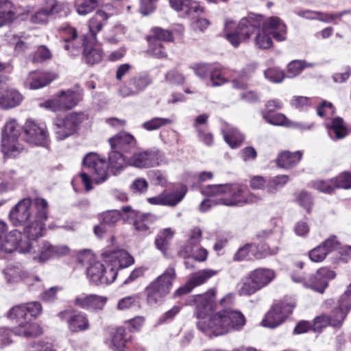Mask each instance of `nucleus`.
<instances>
[{
	"label": "nucleus",
	"instance_id": "nucleus-6",
	"mask_svg": "<svg viewBox=\"0 0 351 351\" xmlns=\"http://www.w3.org/2000/svg\"><path fill=\"white\" fill-rule=\"evenodd\" d=\"M15 251L21 254L30 252L35 261H42L43 260V244L38 245L36 240L29 239V242L23 240L22 233L17 230H12L5 234L0 241V258L4 254H10Z\"/></svg>",
	"mask_w": 351,
	"mask_h": 351
},
{
	"label": "nucleus",
	"instance_id": "nucleus-38",
	"mask_svg": "<svg viewBox=\"0 0 351 351\" xmlns=\"http://www.w3.org/2000/svg\"><path fill=\"white\" fill-rule=\"evenodd\" d=\"M343 313H340L339 317L337 319L330 318L329 316L325 315L318 316L314 319L313 330L320 332L323 328L328 325L333 327H339L343 322Z\"/></svg>",
	"mask_w": 351,
	"mask_h": 351
},
{
	"label": "nucleus",
	"instance_id": "nucleus-28",
	"mask_svg": "<svg viewBox=\"0 0 351 351\" xmlns=\"http://www.w3.org/2000/svg\"><path fill=\"white\" fill-rule=\"evenodd\" d=\"M111 150L126 153L135 146L134 137L126 132H120L109 139Z\"/></svg>",
	"mask_w": 351,
	"mask_h": 351
},
{
	"label": "nucleus",
	"instance_id": "nucleus-33",
	"mask_svg": "<svg viewBox=\"0 0 351 351\" xmlns=\"http://www.w3.org/2000/svg\"><path fill=\"white\" fill-rule=\"evenodd\" d=\"M23 101L22 95L16 90L10 88L5 90L0 96V108L10 109L19 106Z\"/></svg>",
	"mask_w": 351,
	"mask_h": 351
},
{
	"label": "nucleus",
	"instance_id": "nucleus-32",
	"mask_svg": "<svg viewBox=\"0 0 351 351\" xmlns=\"http://www.w3.org/2000/svg\"><path fill=\"white\" fill-rule=\"evenodd\" d=\"M202 239V232L200 228L195 227L191 229L189 232V239L179 250L178 255L183 258H186L192 252L193 248H195L199 245Z\"/></svg>",
	"mask_w": 351,
	"mask_h": 351
},
{
	"label": "nucleus",
	"instance_id": "nucleus-8",
	"mask_svg": "<svg viewBox=\"0 0 351 351\" xmlns=\"http://www.w3.org/2000/svg\"><path fill=\"white\" fill-rule=\"evenodd\" d=\"M256 33L255 44L260 49H268L272 45L270 35L278 41L286 39V25L276 16H272L264 21L262 16V23L252 34Z\"/></svg>",
	"mask_w": 351,
	"mask_h": 351
},
{
	"label": "nucleus",
	"instance_id": "nucleus-3",
	"mask_svg": "<svg viewBox=\"0 0 351 351\" xmlns=\"http://www.w3.org/2000/svg\"><path fill=\"white\" fill-rule=\"evenodd\" d=\"M202 193L210 198L215 197L217 204L228 206L243 207L257 204L263 199L258 193L250 191L239 183L208 185Z\"/></svg>",
	"mask_w": 351,
	"mask_h": 351
},
{
	"label": "nucleus",
	"instance_id": "nucleus-62",
	"mask_svg": "<svg viewBox=\"0 0 351 351\" xmlns=\"http://www.w3.org/2000/svg\"><path fill=\"white\" fill-rule=\"evenodd\" d=\"M104 224L113 225L121 219V213L118 210H108L101 215Z\"/></svg>",
	"mask_w": 351,
	"mask_h": 351
},
{
	"label": "nucleus",
	"instance_id": "nucleus-44",
	"mask_svg": "<svg viewBox=\"0 0 351 351\" xmlns=\"http://www.w3.org/2000/svg\"><path fill=\"white\" fill-rule=\"evenodd\" d=\"M313 63H308L304 60H293L287 65V76L289 78L295 77L300 75L305 68L313 67Z\"/></svg>",
	"mask_w": 351,
	"mask_h": 351
},
{
	"label": "nucleus",
	"instance_id": "nucleus-63",
	"mask_svg": "<svg viewBox=\"0 0 351 351\" xmlns=\"http://www.w3.org/2000/svg\"><path fill=\"white\" fill-rule=\"evenodd\" d=\"M149 53L158 58H162L166 56V51L164 49L160 41L158 40H153L151 43L149 49Z\"/></svg>",
	"mask_w": 351,
	"mask_h": 351
},
{
	"label": "nucleus",
	"instance_id": "nucleus-56",
	"mask_svg": "<svg viewBox=\"0 0 351 351\" xmlns=\"http://www.w3.org/2000/svg\"><path fill=\"white\" fill-rule=\"evenodd\" d=\"M152 217L149 215H141L137 219L134 221V226L138 232L144 233L149 232V219Z\"/></svg>",
	"mask_w": 351,
	"mask_h": 351
},
{
	"label": "nucleus",
	"instance_id": "nucleus-58",
	"mask_svg": "<svg viewBox=\"0 0 351 351\" xmlns=\"http://www.w3.org/2000/svg\"><path fill=\"white\" fill-rule=\"evenodd\" d=\"M147 302L150 306L160 304L164 300L165 295L151 289L149 287L146 288Z\"/></svg>",
	"mask_w": 351,
	"mask_h": 351
},
{
	"label": "nucleus",
	"instance_id": "nucleus-48",
	"mask_svg": "<svg viewBox=\"0 0 351 351\" xmlns=\"http://www.w3.org/2000/svg\"><path fill=\"white\" fill-rule=\"evenodd\" d=\"M172 121L170 119L154 117L143 123V128L147 131L158 130L160 128L171 124Z\"/></svg>",
	"mask_w": 351,
	"mask_h": 351
},
{
	"label": "nucleus",
	"instance_id": "nucleus-24",
	"mask_svg": "<svg viewBox=\"0 0 351 351\" xmlns=\"http://www.w3.org/2000/svg\"><path fill=\"white\" fill-rule=\"evenodd\" d=\"M339 242L335 237H331L319 246L309 252V258L313 262L319 263L325 259L327 254L339 247Z\"/></svg>",
	"mask_w": 351,
	"mask_h": 351
},
{
	"label": "nucleus",
	"instance_id": "nucleus-19",
	"mask_svg": "<svg viewBox=\"0 0 351 351\" xmlns=\"http://www.w3.org/2000/svg\"><path fill=\"white\" fill-rule=\"evenodd\" d=\"M217 274L218 271L217 270L211 269H202L193 273L186 283L176 291L175 296H181L191 292L195 287L204 284L208 279Z\"/></svg>",
	"mask_w": 351,
	"mask_h": 351
},
{
	"label": "nucleus",
	"instance_id": "nucleus-27",
	"mask_svg": "<svg viewBox=\"0 0 351 351\" xmlns=\"http://www.w3.org/2000/svg\"><path fill=\"white\" fill-rule=\"evenodd\" d=\"M171 7L177 12H182L186 16L195 18L204 12L199 2L194 0H169Z\"/></svg>",
	"mask_w": 351,
	"mask_h": 351
},
{
	"label": "nucleus",
	"instance_id": "nucleus-2",
	"mask_svg": "<svg viewBox=\"0 0 351 351\" xmlns=\"http://www.w3.org/2000/svg\"><path fill=\"white\" fill-rule=\"evenodd\" d=\"M9 219L14 226H21L28 220L29 223L24 229L29 239L37 240L43 236L44 228V199L30 198L21 199L9 213Z\"/></svg>",
	"mask_w": 351,
	"mask_h": 351
},
{
	"label": "nucleus",
	"instance_id": "nucleus-31",
	"mask_svg": "<svg viewBox=\"0 0 351 351\" xmlns=\"http://www.w3.org/2000/svg\"><path fill=\"white\" fill-rule=\"evenodd\" d=\"M24 149L23 143L19 137H3L1 139V150L5 157H15L19 155Z\"/></svg>",
	"mask_w": 351,
	"mask_h": 351
},
{
	"label": "nucleus",
	"instance_id": "nucleus-13",
	"mask_svg": "<svg viewBox=\"0 0 351 351\" xmlns=\"http://www.w3.org/2000/svg\"><path fill=\"white\" fill-rule=\"evenodd\" d=\"M129 166L146 169L167 163L164 154L159 149L153 148L134 154L128 159Z\"/></svg>",
	"mask_w": 351,
	"mask_h": 351
},
{
	"label": "nucleus",
	"instance_id": "nucleus-16",
	"mask_svg": "<svg viewBox=\"0 0 351 351\" xmlns=\"http://www.w3.org/2000/svg\"><path fill=\"white\" fill-rule=\"evenodd\" d=\"M216 293V289H211L204 294L193 296L189 304L195 306L194 314L199 321H206V316L214 310Z\"/></svg>",
	"mask_w": 351,
	"mask_h": 351
},
{
	"label": "nucleus",
	"instance_id": "nucleus-4",
	"mask_svg": "<svg viewBox=\"0 0 351 351\" xmlns=\"http://www.w3.org/2000/svg\"><path fill=\"white\" fill-rule=\"evenodd\" d=\"M245 322V317L241 312L226 309L213 314L208 322L198 321L197 326L208 336H219L232 330H240Z\"/></svg>",
	"mask_w": 351,
	"mask_h": 351
},
{
	"label": "nucleus",
	"instance_id": "nucleus-40",
	"mask_svg": "<svg viewBox=\"0 0 351 351\" xmlns=\"http://www.w3.org/2000/svg\"><path fill=\"white\" fill-rule=\"evenodd\" d=\"M14 332L18 336L36 337L42 333V328L36 323L22 322L15 328Z\"/></svg>",
	"mask_w": 351,
	"mask_h": 351
},
{
	"label": "nucleus",
	"instance_id": "nucleus-21",
	"mask_svg": "<svg viewBox=\"0 0 351 351\" xmlns=\"http://www.w3.org/2000/svg\"><path fill=\"white\" fill-rule=\"evenodd\" d=\"M263 118L269 124L287 128H294L300 130H309L311 125L298 122H293L282 113H274L269 111H261Z\"/></svg>",
	"mask_w": 351,
	"mask_h": 351
},
{
	"label": "nucleus",
	"instance_id": "nucleus-25",
	"mask_svg": "<svg viewBox=\"0 0 351 351\" xmlns=\"http://www.w3.org/2000/svg\"><path fill=\"white\" fill-rule=\"evenodd\" d=\"M186 193V186H181L179 191L171 193H161L158 196L149 197L147 202L153 205H167L174 206L184 198Z\"/></svg>",
	"mask_w": 351,
	"mask_h": 351
},
{
	"label": "nucleus",
	"instance_id": "nucleus-35",
	"mask_svg": "<svg viewBox=\"0 0 351 351\" xmlns=\"http://www.w3.org/2000/svg\"><path fill=\"white\" fill-rule=\"evenodd\" d=\"M350 13L351 10H345L336 14H322L311 10H304L298 12V15L307 19H318L326 23H330L336 19L341 18L344 14Z\"/></svg>",
	"mask_w": 351,
	"mask_h": 351
},
{
	"label": "nucleus",
	"instance_id": "nucleus-12",
	"mask_svg": "<svg viewBox=\"0 0 351 351\" xmlns=\"http://www.w3.org/2000/svg\"><path fill=\"white\" fill-rule=\"evenodd\" d=\"M295 306L294 300L290 298L282 300L268 311L262 321V325L271 328L279 326L292 313Z\"/></svg>",
	"mask_w": 351,
	"mask_h": 351
},
{
	"label": "nucleus",
	"instance_id": "nucleus-39",
	"mask_svg": "<svg viewBox=\"0 0 351 351\" xmlns=\"http://www.w3.org/2000/svg\"><path fill=\"white\" fill-rule=\"evenodd\" d=\"M289 181L287 175H278L267 179L265 191L269 195H275Z\"/></svg>",
	"mask_w": 351,
	"mask_h": 351
},
{
	"label": "nucleus",
	"instance_id": "nucleus-64",
	"mask_svg": "<svg viewBox=\"0 0 351 351\" xmlns=\"http://www.w3.org/2000/svg\"><path fill=\"white\" fill-rule=\"evenodd\" d=\"M267 180L261 176H254L249 180L250 187L253 190H265Z\"/></svg>",
	"mask_w": 351,
	"mask_h": 351
},
{
	"label": "nucleus",
	"instance_id": "nucleus-54",
	"mask_svg": "<svg viewBox=\"0 0 351 351\" xmlns=\"http://www.w3.org/2000/svg\"><path fill=\"white\" fill-rule=\"evenodd\" d=\"M7 317L11 320L20 321L27 319L24 304L16 305L12 307L7 313Z\"/></svg>",
	"mask_w": 351,
	"mask_h": 351
},
{
	"label": "nucleus",
	"instance_id": "nucleus-59",
	"mask_svg": "<svg viewBox=\"0 0 351 351\" xmlns=\"http://www.w3.org/2000/svg\"><path fill=\"white\" fill-rule=\"evenodd\" d=\"M27 319L36 318L42 313V304L38 302H32L24 304Z\"/></svg>",
	"mask_w": 351,
	"mask_h": 351
},
{
	"label": "nucleus",
	"instance_id": "nucleus-51",
	"mask_svg": "<svg viewBox=\"0 0 351 351\" xmlns=\"http://www.w3.org/2000/svg\"><path fill=\"white\" fill-rule=\"evenodd\" d=\"M257 246L254 244H246L240 247L234 254L233 260L235 261H242L249 256L250 254L254 256Z\"/></svg>",
	"mask_w": 351,
	"mask_h": 351
},
{
	"label": "nucleus",
	"instance_id": "nucleus-37",
	"mask_svg": "<svg viewBox=\"0 0 351 351\" xmlns=\"http://www.w3.org/2000/svg\"><path fill=\"white\" fill-rule=\"evenodd\" d=\"M104 5L102 0H76L74 7L79 15L86 16Z\"/></svg>",
	"mask_w": 351,
	"mask_h": 351
},
{
	"label": "nucleus",
	"instance_id": "nucleus-36",
	"mask_svg": "<svg viewBox=\"0 0 351 351\" xmlns=\"http://www.w3.org/2000/svg\"><path fill=\"white\" fill-rule=\"evenodd\" d=\"M15 15L16 8L11 1H0V27L11 23Z\"/></svg>",
	"mask_w": 351,
	"mask_h": 351
},
{
	"label": "nucleus",
	"instance_id": "nucleus-29",
	"mask_svg": "<svg viewBox=\"0 0 351 351\" xmlns=\"http://www.w3.org/2000/svg\"><path fill=\"white\" fill-rule=\"evenodd\" d=\"M3 274L6 282L9 284H14L23 280L29 286L34 285V282H32L27 272L18 265H8L3 269Z\"/></svg>",
	"mask_w": 351,
	"mask_h": 351
},
{
	"label": "nucleus",
	"instance_id": "nucleus-14",
	"mask_svg": "<svg viewBox=\"0 0 351 351\" xmlns=\"http://www.w3.org/2000/svg\"><path fill=\"white\" fill-rule=\"evenodd\" d=\"M152 82V78L148 74L137 73L120 86L119 93L123 97H136L145 91Z\"/></svg>",
	"mask_w": 351,
	"mask_h": 351
},
{
	"label": "nucleus",
	"instance_id": "nucleus-1",
	"mask_svg": "<svg viewBox=\"0 0 351 351\" xmlns=\"http://www.w3.org/2000/svg\"><path fill=\"white\" fill-rule=\"evenodd\" d=\"M101 256L105 265L99 262H95L90 263L86 269L90 281L97 285L113 282L119 269L128 267L134 262L132 256L121 250H106ZM93 258V254L89 250H84L77 254L78 261L83 264L90 263Z\"/></svg>",
	"mask_w": 351,
	"mask_h": 351
},
{
	"label": "nucleus",
	"instance_id": "nucleus-10",
	"mask_svg": "<svg viewBox=\"0 0 351 351\" xmlns=\"http://www.w3.org/2000/svg\"><path fill=\"white\" fill-rule=\"evenodd\" d=\"M276 278L274 270L258 268L248 274L249 282H243L238 290L240 295H250L269 285Z\"/></svg>",
	"mask_w": 351,
	"mask_h": 351
},
{
	"label": "nucleus",
	"instance_id": "nucleus-18",
	"mask_svg": "<svg viewBox=\"0 0 351 351\" xmlns=\"http://www.w3.org/2000/svg\"><path fill=\"white\" fill-rule=\"evenodd\" d=\"M82 99L81 91H62L59 98L45 101V108H49L53 112L66 110L74 108Z\"/></svg>",
	"mask_w": 351,
	"mask_h": 351
},
{
	"label": "nucleus",
	"instance_id": "nucleus-20",
	"mask_svg": "<svg viewBox=\"0 0 351 351\" xmlns=\"http://www.w3.org/2000/svg\"><path fill=\"white\" fill-rule=\"evenodd\" d=\"M23 130L25 141L33 145L43 146L44 142V129L42 123L32 119H27Z\"/></svg>",
	"mask_w": 351,
	"mask_h": 351
},
{
	"label": "nucleus",
	"instance_id": "nucleus-46",
	"mask_svg": "<svg viewBox=\"0 0 351 351\" xmlns=\"http://www.w3.org/2000/svg\"><path fill=\"white\" fill-rule=\"evenodd\" d=\"M25 86L29 89L36 90L44 86V74L42 71H35L29 73Z\"/></svg>",
	"mask_w": 351,
	"mask_h": 351
},
{
	"label": "nucleus",
	"instance_id": "nucleus-52",
	"mask_svg": "<svg viewBox=\"0 0 351 351\" xmlns=\"http://www.w3.org/2000/svg\"><path fill=\"white\" fill-rule=\"evenodd\" d=\"M264 75L266 79L273 83H280L285 77L283 71L278 68H269L265 71Z\"/></svg>",
	"mask_w": 351,
	"mask_h": 351
},
{
	"label": "nucleus",
	"instance_id": "nucleus-55",
	"mask_svg": "<svg viewBox=\"0 0 351 351\" xmlns=\"http://www.w3.org/2000/svg\"><path fill=\"white\" fill-rule=\"evenodd\" d=\"M69 252L67 246H53L45 243V260L47 258L55 256H63Z\"/></svg>",
	"mask_w": 351,
	"mask_h": 351
},
{
	"label": "nucleus",
	"instance_id": "nucleus-42",
	"mask_svg": "<svg viewBox=\"0 0 351 351\" xmlns=\"http://www.w3.org/2000/svg\"><path fill=\"white\" fill-rule=\"evenodd\" d=\"M125 330L122 328L116 329L111 334V338L108 341V347L113 351H124L125 340L124 339Z\"/></svg>",
	"mask_w": 351,
	"mask_h": 351
},
{
	"label": "nucleus",
	"instance_id": "nucleus-60",
	"mask_svg": "<svg viewBox=\"0 0 351 351\" xmlns=\"http://www.w3.org/2000/svg\"><path fill=\"white\" fill-rule=\"evenodd\" d=\"M138 296L136 295L124 297L120 299L117 304L119 311H126L132 307L137 302Z\"/></svg>",
	"mask_w": 351,
	"mask_h": 351
},
{
	"label": "nucleus",
	"instance_id": "nucleus-50",
	"mask_svg": "<svg viewBox=\"0 0 351 351\" xmlns=\"http://www.w3.org/2000/svg\"><path fill=\"white\" fill-rule=\"evenodd\" d=\"M298 204L304 208L307 213H310L313 204L311 195L306 191H300L295 195Z\"/></svg>",
	"mask_w": 351,
	"mask_h": 351
},
{
	"label": "nucleus",
	"instance_id": "nucleus-22",
	"mask_svg": "<svg viewBox=\"0 0 351 351\" xmlns=\"http://www.w3.org/2000/svg\"><path fill=\"white\" fill-rule=\"evenodd\" d=\"M175 278L176 271L174 268L168 267L163 274L150 282L147 287L167 296L172 288Z\"/></svg>",
	"mask_w": 351,
	"mask_h": 351
},
{
	"label": "nucleus",
	"instance_id": "nucleus-49",
	"mask_svg": "<svg viewBox=\"0 0 351 351\" xmlns=\"http://www.w3.org/2000/svg\"><path fill=\"white\" fill-rule=\"evenodd\" d=\"M335 189H351V173L344 171L337 176L332 178Z\"/></svg>",
	"mask_w": 351,
	"mask_h": 351
},
{
	"label": "nucleus",
	"instance_id": "nucleus-47",
	"mask_svg": "<svg viewBox=\"0 0 351 351\" xmlns=\"http://www.w3.org/2000/svg\"><path fill=\"white\" fill-rule=\"evenodd\" d=\"M21 128L15 119H10L6 122L2 133L3 137H20Z\"/></svg>",
	"mask_w": 351,
	"mask_h": 351
},
{
	"label": "nucleus",
	"instance_id": "nucleus-34",
	"mask_svg": "<svg viewBox=\"0 0 351 351\" xmlns=\"http://www.w3.org/2000/svg\"><path fill=\"white\" fill-rule=\"evenodd\" d=\"M302 153L300 151L295 152H283L278 155L277 165L283 169H289L295 166L301 160Z\"/></svg>",
	"mask_w": 351,
	"mask_h": 351
},
{
	"label": "nucleus",
	"instance_id": "nucleus-53",
	"mask_svg": "<svg viewBox=\"0 0 351 351\" xmlns=\"http://www.w3.org/2000/svg\"><path fill=\"white\" fill-rule=\"evenodd\" d=\"M312 186L324 193H331L335 189L332 178L326 180H316L312 182Z\"/></svg>",
	"mask_w": 351,
	"mask_h": 351
},
{
	"label": "nucleus",
	"instance_id": "nucleus-43",
	"mask_svg": "<svg viewBox=\"0 0 351 351\" xmlns=\"http://www.w3.org/2000/svg\"><path fill=\"white\" fill-rule=\"evenodd\" d=\"M225 141L232 148H237L241 145L244 141L245 136L237 128H230L228 130H223Z\"/></svg>",
	"mask_w": 351,
	"mask_h": 351
},
{
	"label": "nucleus",
	"instance_id": "nucleus-61",
	"mask_svg": "<svg viewBox=\"0 0 351 351\" xmlns=\"http://www.w3.org/2000/svg\"><path fill=\"white\" fill-rule=\"evenodd\" d=\"M7 38L11 44L14 45V51L17 54L24 52L29 47L27 43L19 38L14 34H8Z\"/></svg>",
	"mask_w": 351,
	"mask_h": 351
},
{
	"label": "nucleus",
	"instance_id": "nucleus-57",
	"mask_svg": "<svg viewBox=\"0 0 351 351\" xmlns=\"http://www.w3.org/2000/svg\"><path fill=\"white\" fill-rule=\"evenodd\" d=\"M339 306L341 308V311H339V314L343 313V319L346 317V315L351 309V291H349L348 288L343 294L341 295L339 300Z\"/></svg>",
	"mask_w": 351,
	"mask_h": 351
},
{
	"label": "nucleus",
	"instance_id": "nucleus-23",
	"mask_svg": "<svg viewBox=\"0 0 351 351\" xmlns=\"http://www.w3.org/2000/svg\"><path fill=\"white\" fill-rule=\"evenodd\" d=\"M175 278L176 271L174 268L168 267L163 274L150 282L147 287L167 296L172 288Z\"/></svg>",
	"mask_w": 351,
	"mask_h": 351
},
{
	"label": "nucleus",
	"instance_id": "nucleus-17",
	"mask_svg": "<svg viewBox=\"0 0 351 351\" xmlns=\"http://www.w3.org/2000/svg\"><path fill=\"white\" fill-rule=\"evenodd\" d=\"M61 320L65 321L69 330L73 333L87 330L90 328L86 313L73 308H67L58 313Z\"/></svg>",
	"mask_w": 351,
	"mask_h": 351
},
{
	"label": "nucleus",
	"instance_id": "nucleus-26",
	"mask_svg": "<svg viewBox=\"0 0 351 351\" xmlns=\"http://www.w3.org/2000/svg\"><path fill=\"white\" fill-rule=\"evenodd\" d=\"M108 298L97 295H82L75 300V304L86 310H101L106 305Z\"/></svg>",
	"mask_w": 351,
	"mask_h": 351
},
{
	"label": "nucleus",
	"instance_id": "nucleus-5",
	"mask_svg": "<svg viewBox=\"0 0 351 351\" xmlns=\"http://www.w3.org/2000/svg\"><path fill=\"white\" fill-rule=\"evenodd\" d=\"M111 14L103 10H98L88 21V32L84 36L83 55L87 64L99 63L103 56V51L97 45V34L101 32Z\"/></svg>",
	"mask_w": 351,
	"mask_h": 351
},
{
	"label": "nucleus",
	"instance_id": "nucleus-41",
	"mask_svg": "<svg viewBox=\"0 0 351 351\" xmlns=\"http://www.w3.org/2000/svg\"><path fill=\"white\" fill-rule=\"evenodd\" d=\"M128 159L123 153L111 150L108 156L109 167L112 171L116 173L126 166H129Z\"/></svg>",
	"mask_w": 351,
	"mask_h": 351
},
{
	"label": "nucleus",
	"instance_id": "nucleus-15",
	"mask_svg": "<svg viewBox=\"0 0 351 351\" xmlns=\"http://www.w3.org/2000/svg\"><path fill=\"white\" fill-rule=\"evenodd\" d=\"M88 119L86 114L84 112H71L64 119H56L55 125L57 138L63 140L73 134L79 126Z\"/></svg>",
	"mask_w": 351,
	"mask_h": 351
},
{
	"label": "nucleus",
	"instance_id": "nucleus-45",
	"mask_svg": "<svg viewBox=\"0 0 351 351\" xmlns=\"http://www.w3.org/2000/svg\"><path fill=\"white\" fill-rule=\"evenodd\" d=\"M59 30L64 41V48L65 50L69 51V45L68 43L77 37V30L69 23H63L61 25Z\"/></svg>",
	"mask_w": 351,
	"mask_h": 351
},
{
	"label": "nucleus",
	"instance_id": "nucleus-9",
	"mask_svg": "<svg viewBox=\"0 0 351 351\" xmlns=\"http://www.w3.org/2000/svg\"><path fill=\"white\" fill-rule=\"evenodd\" d=\"M261 23L262 16L250 14L247 17L243 18L237 29L232 31L234 23L226 20L224 27L226 38L233 47H237L243 41L250 37L252 32L261 25Z\"/></svg>",
	"mask_w": 351,
	"mask_h": 351
},
{
	"label": "nucleus",
	"instance_id": "nucleus-7",
	"mask_svg": "<svg viewBox=\"0 0 351 351\" xmlns=\"http://www.w3.org/2000/svg\"><path fill=\"white\" fill-rule=\"evenodd\" d=\"M83 166L87 169L90 173V176L84 172L76 176L72 180V185L76 191V184L79 178H81L82 183L84 184L86 191H90L93 187L91 186V180L90 177L96 183L104 182L108 178V165L105 158L101 157L96 153H89L86 155L83 159Z\"/></svg>",
	"mask_w": 351,
	"mask_h": 351
},
{
	"label": "nucleus",
	"instance_id": "nucleus-30",
	"mask_svg": "<svg viewBox=\"0 0 351 351\" xmlns=\"http://www.w3.org/2000/svg\"><path fill=\"white\" fill-rule=\"evenodd\" d=\"M328 134L332 140H339L348 134V128L342 118L335 117L326 124Z\"/></svg>",
	"mask_w": 351,
	"mask_h": 351
},
{
	"label": "nucleus",
	"instance_id": "nucleus-11",
	"mask_svg": "<svg viewBox=\"0 0 351 351\" xmlns=\"http://www.w3.org/2000/svg\"><path fill=\"white\" fill-rule=\"evenodd\" d=\"M335 272L326 267L319 269L317 272L308 278L293 274L291 278L293 281L302 283L304 287L310 288L319 293H323L328 287L329 280L335 278Z\"/></svg>",
	"mask_w": 351,
	"mask_h": 351
}]
</instances>
